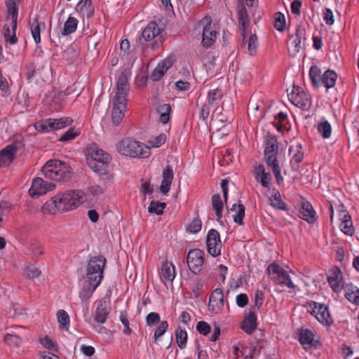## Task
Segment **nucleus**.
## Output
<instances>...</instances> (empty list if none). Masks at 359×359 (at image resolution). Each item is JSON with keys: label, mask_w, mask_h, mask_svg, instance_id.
I'll list each match as a JSON object with an SVG mask.
<instances>
[{"label": "nucleus", "mask_w": 359, "mask_h": 359, "mask_svg": "<svg viewBox=\"0 0 359 359\" xmlns=\"http://www.w3.org/2000/svg\"><path fill=\"white\" fill-rule=\"evenodd\" d=\"M83 197V192L80 190H69L61 192L47 201L43 206L44 212L55 213V209L65 212L76 208Z\"/></svg>", "instance_id": "nucleus-1"}, {"label": "nucleus", "mask_w": 359, "mask_h": 359, "mask_svg": "<svg viewBox=\"0 0 359 359\" xmlns=\"http://www.w3.org/2000/svg\"><path fill=\"white\" fill-rule=\"evenodd\" d=\"M129 90L127 76L121 74L116 82V95L113 100L111 118L114 124L118 125L125 116L127 104V95Z\"/></svg>", "instance_id": "nucleus-2"}, {"label": "nucleus", "mask_w": 359, "mask_h": 359, "mask_svg": "<svg viewBox=\"0 0 359 359\" xmlns=\"http://www.w3.org/2000/svg\"><path fill=\"white\" fill-rule=\"evenodd\" d=\"M290 102L296 107L302 109V116L309 123L310 119L314 115V109L312 108L311 98L309 97L304 91L299 86H293L291 91L287 93Z\"/></svg>", "instance_id": "nucleus-3"}, {"label": "nucleus", "mask_w": 359, "mask_h": 359, "mask_svg": "<svg viewBox=\"0 0 359 359\" xmlns=\"http://www.w3.org/2000/svg\"><path fill=\"white\" fill-rule=\"evenodd\" d=\"M116 147L120 154L132 158H146L151 154L145 144L131 138H124L120 140Z\"/></svg>", "instance_id": "nucleus-4"}, {"label": "nucleus", "mask_w": 359, "mask_h": 359, "mask_svg": "<svg viewBox=\"0 0 359 359\" xmlns=\"http://www.w3.org/2000/svg\"><path fill=\"white\" fill-rule=\"evenodd\" d=\"M71 168L65 162L52 159L48 161L42 168V172L46 177L55 181H65L70 177Z\"/></svg>", "instance_id": "nucleus-5"}, {"label": "nucleus", "mask_w": 359, "mask_h": 359, "mask_svg": "<svg viewBox=\"0 0 359 359\" xmlns=\"http://www.w3.org/2000/svg\"><path fill=\"white\" fill-rule=\"evenodd\" d=\"M106 259L102 255L94 256L88 261L86 269V278L88 280L99 282L103 278V271Z\"/></svg>", "instance_id": "nucleus-6"}, {"label": "nucleus", "mask_w": 359, "mask_h": 359, "mask_svg": "<svg viewBox=\"0 0 359 359\" xmlns=\"http://www.w3.org/2000/svg\"><path fill=\"white\" fill-rule=\"evenodd\" d=\"M91 160L89 166L95 172L102 174L105 171L107 165L111 161L110 155L97 147L92 148L90 151Z\"/></svg>", "instance_id": "nucleus-7"}, {"label": "nucleus", "mask_w": 359, "mask_h": 359, "mask_svg": "<svg viewBox=\"0 0 359 359\" xmlns=\"http://www.w3.org/2000/svg\"><path fill=\"white\" fill-rule=\"evenodd\" d=\"M278 144L276 137L267 134L264 138V161L268 166L278 163Z\"/></svg>", "instance_id": "nucleus-8"}, {"label": "nucleus", "mask_w": 359, "mask_h": 359, "mask_svg": "<svg viewBox=\"0 0 359 359\" xmlns=\"http://www.w3.org/2000/svg\"><path fill=\"white\" fill-rule=\"evenodd\" d=\"M199 25L203 26L202 43L203 46H212L215 43L217 34L215 25L211 23L210 18L205 17L200 21Z\"/></svg>", "instance_id": "nucleus-9"}, {"label": "nucleus", "mask_w": 359, "mask_h": 359, "mask_svg": "<svg viewBox=\"0 0 359 359\" xmlns=\"http://www.w3.org/2000/svg\"><path fill=\"white\" fill-rule=\"evenodd\" d=\"M189 269L194 274H199L205 262V253L200 249L189 250L187 257Z\"/></svg>", "instance_id": "nucleus-10"}, {"label": "nucleus", "mask_w": 359, "mask_h": 359, "mask_svg": "<svg viewBox=\"0 0 359 359\" xmlns=\"http://www.w3.org/2000/svg\"><path fill=\"white\" fill-rule=\"evenodd\" d=\"M268 271L270 274L273 276V279L276 284L286 286L289 288H294L295 285L288 273L278 264L275 263L270 264Z\"/></svg>", "instance_id": "nucleus-11"}, {"label": "nucleus", "mask_w": 359, "mask_h": 359, "mask_svg": "<svg viewBox=\"0 0 359 359\" xmlns=\"http://www.w3.org/2000/svg\"><path fill=\"white\" fill-rule=\"evenodd\" d=\"M55 187V184L53 182H46L41 177H36L32 181L29 194L32 198H38L52 191Z\"/></svg>", "instance_id": "nucleus-12"}, {"label": "nucleus", "mask_w": 359, "mask_h": 359, "mask_svg": "<svg viewBox=\"0 0 359 359\" xmlns=\"http://www.w3.org/2000/svg\"><path fill=\"white\" fill-rule=\"evenodd\" d=\"M206 245L208 253L212 257H217L221 254L222 241L219 232L215 229H210L207 235Z\"/></svg>", "instance_id": "nucleus-13"}, {"label": "nucleus", "mask_w": 359, "mask_h": 359, "mask_svg": "<svg viewBox=\"0 0 359 359\" xmlns=\"http://www.w3.org/2000/svg\"><path fill=\"white\" fill-rule=\"evenodd\" d=\"M327 282L335 293H340L342 290H345L346 285L343 274L338 268H334L329 271Z\"/></svg>", "instance_id": "nucleus-14"}, {"label": "nucleus", "mask_w": 359, "mask_h": 359, "mask_svg": "<svg viewBox=\"0 0 359 359\" xmlns=\"http://www.w3.org/2000/svg\"><path fill=\"white\" fill-rule=\"evenodd\" d=\"M224 307V294L221 288L215 289L209 298L208 309L214 313H220Z\"/></svg>", "instance_id": "nucleus-15"}, {"label": "nucleus", "mask_w": 359, "mask_h": 359, "mask_svg": "<svg viewBox=\"0 0 359 359\" xmlns=\"http://www.w3.org/2000/svg\"><path fill=\"white\" fill-rule=\"evenodd\" d=\"M252 174L255 177V181L260 184L264 188H269L271 180L272 175L270 172H266L263 165H258L254 167Z\"/></svg>", "instance_id": "nucleus-16"}, {"label": "nucleus", "mask_w": 359, "mask_h": 359, "mask_svg": "<svg viewBox=\"0 0 359 359\" xmlns=\"http://www.w3.org/2000/svg\"><path fill=\"white\" fill-rule=\"evenodd\" d=\"M339 216L341 219V224L339 225L341 231L347 236H352L354 233V228L351 216L343 205L339 207Z\"/></svg>", "instance_id": "nucleus-17"}, {"label": "nucleus", "mask_w": 359, "mask_h": 359, "mask_svg": "<svg viewBox=\"0 0 359 359\" xmlns=\"http://www.w3.org/2000/svg\"><path fill=\"white\" fill-rule=\"evenodd\" d=\"M18 147L14 144L7 145L0 151V167L8 166L14 160Z\"/></svg>", "instance_id": "nucleus-18"}, {"label": "nucleus", "mask_w": 359, "mask_h": 359, "mask_svg": "<svg viewBox=\"0 0 359 359\" xmlns=\"http://www.w3.org/2000/svg\"><path fill=\"white\" fill-rule=\"evenodd\" d=\"M174 177L173 168L170 165H166L162 171V180L160 186L161 194L166 195L170 189Z\"/></svg>", "instance_id": "nucleus-19"}, {"label": "nucleus", "mask_w": 359, "mask_h": 359, "mask_svg": "<svg viewBox=\"0 0 359 359\" xmlns=\"http://www.w3.org/2000/svg\"><path fill=\"white\" fill-rule=\"evenodd\" d=\"M316 309H318V312H316V319L319 323L326 327L332 324L333 318L330 314L328 306L316 302Z\"/></svg>", "instance_id": "nucleus-20"}, {"label": "nucleus", "mask_w": 359, "mask_h": 359, "mask_svg": "<svg viewBox=\"0 0 359 359\" xmlns=\"http://www.w3.org/2000/svg\"><path fill=\"white\" fill-rule=\"evenodd\" d=\"M173 62L174 60L172 57H167L161 62L158 63L151 74L150 79L153 81H159L165 73L172 67Z\"/></svg>", "instance_id": "nucleus-21"}, {"label": "nucleus", "mask_w": 359, "mask_h": 359, "mask_svg": "<svg viewBox=\"0 0 359 359\" xmlns=\"http://www.w3.org/2000/svg\"><path fill=\"white\" fill-rule=\"evenodd\" d=\"M289 155L290 156V164L294 170L299 169V164L304 158V152L300 144H292L289 148Z\"/></svg>", "instance_id": "nucleus-22"}, {"label": "nucleus", "mask_w": 359, "mask_h": 359, "mask_svg": "<svg viewBox=\"0 0 359 359\" xmlns=\"http://www.w3.org/2000/svg\"><path fill=\"white\" fill-rule=\"evenodd\" d=\"M75 11L80 17L90 18L95 12V8L91 0H80L75 7Z\"/></svg>", "instance_id": "nucleus-23"}, {"label": "nucleus", "mask_w": 359, "mask_h": 359, "mask_svg": "<svg viewBox=\"0 0 359 359\" xmlns=\"http://www.w3.org/2000/svg\"><path fill=\"white\" fill-rule=\"evenodd\" d=\"M238 20L240 28L242 31V36L243 39L246 38L247 35V29L248 27L250 20L248 17V14L247 12V9L244 5H239L238 7Z\"/></svg>", "instance_id": "nucleus-24"}, {"label": "nucleus", "mask_w": 359, "mask_h": 359, "mask_svg": "<svg viewBox=\"0 0 359 359\" xmlns=\"http://www.w3.org/2000/svg\"><path fill=\"white\" fill-rule=\"evenodd\" d=\"M161 279L165 283L167 281L172 283L176 276L175 267L172 262L165 261L161 266L160 273Z\"/></svg>", "instance_id": "nucleus-25"}, {"label": "nucleus", "mask_w": 359, "mask_h": 359, "mask_svg": "<svg viewBox=\"0 0 359 359\" xmlns=\"http://www.w3.org/2000/svg\"><path fill=\"white\" fill-rule=\"evenodd\" d=\"M299 341L304 349L311 348L314 341V334L309 329L301 328L298 330Z\"/></svg>", "instance_id": "nucleus-26"}, {"label": "nucleus", "mask_w": 359, "mask_h": 359, "mask_svg": "<svg viewBox=\"0 0 359 359\" xmlns=\"http://www.w3.org/2000/svg\"><path fill=\"white\" fill-rule=\"evenodd\" d=\"M257 327V315L254 311H250L244 318L241 324L242 330L250 334Z\"/></svg>", "instance_id": "nucleus-27"}, {"label": "nucleus", "mask_w": 359, "mask_h": 359, "mask_svg": "<svg viewBox=\"0 0 359 359\" xmlns=\"http://www.w3.org/2000/svg\"><path fill=\"white\" fill-rule=\"evenodd\" d=\"M161 32V29L156 22H149L143 29L142 36L146 41H150L157 38Z\"/></svg>", "instance_id": "nucleus-28"}, {"label": "nucleus", "mask_w": 359, "mask_h": 359, "mask_svg": "<svg viewBox=\"0 0 359 359\" xmlns=\"http://www.w3.org/2000/svg\"><path fill=\"white\" fill-rule=\"evenodd\" d=\"M79 20L71 15L65 22L63 27L58 32V36H66L76 32Z\"/></svg>", "instance_id": "nucleus-29"}, {"label": "nucleus", "mask_w": 359, "mask_h": 359, "mask_svg": "<svg viewBox=\"0 0 359 359\" xmlns=\"http://www.w3.org/2000/svg\"><path fill=\"white\" fill-rule=\"evenodd\" d=\"M300 217L309 224L314 223V210L313 205L309 201H302L299 210Z\"/></svg>", "instance_id": "nucleus-30"}, {"label": "nucleus", "mask_w": 359, "mask_h": 359, "mask_svg": "<svg viewBox=\"0 0 359 359\" xmlns=\"http://www.w3.org/2000/svg\"><path fill=\"white\" fill-rule=\"evenodd\" d=\"M110 310L111 307L106 302H100L95 310V320L100 324L104 323Z\"/></svg>", "instance_id": "nucleus-31"}, {"label": "nucleus", "mask_w": 359, "mask_h": 359, "mask_svg": "<svg viewBox=\"0 0 359 359\" xmlns=\"http://www.w3.org/2000/svg\"><path fill=\"white\" fill-rule=\"evenodd\" d=\"M337 79V73L333 70L328 69L325 71V73L323 74L320 83H317V82L316 81V87L317 86H319L320 84H322L324 87L327 88V89L332 88L335 86Z\"/></svg>", "instance_id": "nucleus-32"}, {"label": "nucleus", "mask_w": 359, "mask_h": 359, "mask_svg": "<svg viewBox=\"0 0 359 359\" xmlns=\"http://www.w3.org/2000/svg\"><path fill=\"white\" fill-rule=\"evenodd\" d=\"M317 130L320 137L325 140L330 139L332 133V127L330 123L325 119H320L317 126Z\"/></svg>", "instance_id": "nucleus-33"}, {"label": "nucleus", "mask_w": 359, "mask_h": 359, "mask_svg": "<svg viewBox=\"0 0 359 359\" xmlns=\"http://www.w3.org/2000/svg\"><path fill=\"white\" fill-rule=\"evenodd\" d=\"M99 285V282H93L87 279L79 292V297L83 301L88 299Z\"/></svg>", "instance_id": "nucleus-34"}, {"label": "nucleus", "mask_w": 359, "mask_h": 359, "mask_svg": "<svg viewBox=\"0 0 359 359\" xmlns=\"http://www.w3.org/2000/svg\"><path fill=\"white\" fill-rule=\"evenodd\" d=\"M5 4L7 8L8 16L11 17V21H13V27L15 29L18 26V8L15 0H6Z\"/></svg>", "instance_id": "nucleus-35"}, {"label": "nucleus", "mask_w": 359, "mask_h": 359, "mask_svg": "<svg viewBox=\"0 0 359 359\" xmlns=\"http://www.w3.org/2000/svg\"><path fill=\"white\" fill-rule=\"evenodd\" d=\"M229 212L233 213L232 217L233 222L239 225H243V219L245 216V207L243 205L233 204L231 208L229 210Z\"/></svg>", "instance_id": "nucleus-36"}, {"label": "nucleus", "mask_w": 359, "mask_h": 359, "mask_svg": "<svg viewBox=\"0 0 359 359\" xmlns=\"http://www.w3.org/2000/svg\"><path fill=\"white\" fill-rule=\"evenodd\" d=\"M16 29L17 27L14 29L13 27V21H11V25H5L4 26V36L6 43L14 45L18 42Z\"/></svg>", "instance_id": "nucleus-37"}, {"label": "nucleus", "mask_w": 359, "mask_h": 359, "mask_svg": "<svg viewBox=\"0 0 359 359\" xmlns=\"http://www.w3.org/2000/svg\"><path fill=\"white\" fill-rule=\"evenodd\" d=\"M345 297L351 303L359 305V289L352 284H346Z\"/></svg>", "instance_id": "nucleus-38"}, {"label": "nucleus", "mask_w": 359, "mask_h": 359, "mask_svg": "<svg viewBox=\"0 0 359 359\" xmlns=\"http://www.w3.org/2000/svg\"><path fill=\"white\" fill-rule=\"evenodd\" d=\"M46 23L44 22H39L37 18H34L31 24V33L32 38L36 43L41 42V30L45 29Z\"/></svg>", "instance_id": "nucleus-39"}, {"label": "nucleus", "mask_w": 359, "mask_h": 359, "mask_svg": "<svg viewBox=\"0 0 359 359\" xmlns=\"http://www.w3.org/2000/svg\"><path fill=\"white\" fill-rule=\"evenodd\" d=\"M52 131L60 130L67 126H71L73 121L69 117H62L60 118H50Z\"/></svg>", "instance_id": "nucleus-40"}, {"label": "nucleus", "mask_w": 359, "mask_h": 359, "mask_svg": "<svg viewBox=\"0 0 359 359\" xmlns=\"http://www.w3.org/2000/svg\"><path fill=\"white\" fill-rule=\"evenodd\" d=\"M57 319L61 330L68 331L69 329L70 319L69 314L63 309L57 312Z\"/></svg>", "instance_id": "nucleus-41"}, {"label": "nucleus", "mask_w": 359, "mask_h": 359, "mask_svg": "<svg viewBox=\"0 0 359 359\" xmlns=\"http://www.w3.org/2000/svg\"><path fill=\"white\" fill-rule=\"evenodd\" d=\"M171 107L169 104H163L157 108V113L159 114V121L163 124H166L170 121Z\"/></svg>", "instance_id": "nucleus-42"}, {"label": "nucleus", "mask_w": 359, "mask_h": 359, "mask_svg": "<svg viewBox=\"0 0 359 359\" xmlns=\"http://www.w3.org/2000/svg\"><path fill=\"white\" fill-rule=\"evenodd\" d=\"M212 205L213 210L215 211V215L217 219L222 217L223 202L219 194H216L212 197Z\"/></svg>", "instance_id": "nucleus-43"}, {"label": "nucleus", "mask_w": 359, "mask_h": 359, "mask_svg": "<svg viewBox=\"0 0 359 359\" xmlns=\"http://www.w3.org/2000/svg\"><path fill=\"white\" fill-rule=\"evenodd\" d=\"M304 34V29H297L296 32V36L291 38V41L289 45V49H291L294 53L299 51L300 44L302 42V38Z\"/></svg>", "instance_id": "nucleus-44"}, {"label": "nucleus", "mask_w": 359, "mask_h": 359, "mask_svg": "<svg viewBox=\"0 0 359 359\" xmlns=\"http://www.w3.org/2000/svg\"><path fill=\"white\" fill-rule=\"evenodd\" d=\"M176 341L180 349H184L187 346V332L184 329L177 327L175 330Z\"/></svg>", "instance_id": "nucleus-45"}, {"label": "nucleus", "mask_w": 359, "mask_h": 359, "mask_svg": "<svg viewBox=\"0 0 359 359\" xmlns=\"http://www.w3.org/2000/svg\"><path fill=\"white\" fill-rule=\"evenodd\" d=\"M222 97V90L217 88L211 90L208 92L207 95L208 104L210 106L216 104L217 101Z\"/></svg>", "instance_id": "nucleus-46"}, {"label": "nucleus", "mask_w": 359, "mask_h": 359, "mask_svg": "<svg viewBox=\"0 0 359 359\" xmlns=\"http://www.w3.org/2000/svg\"><path fill=\"white\" fill-rule=\"evenodd\" d=\"M166 140V135L163 133L160 134L159 135L155 137L154 139H151L147 142V144L145 145L148 147L150 151L151 148H158L163 145Z\"/></svg>", "instance_id": "nucleus-47"}, {"label": "nucleus", "mask_w": 359, "mask_h": 359, "mask_svg": "<svg viewBox=\"0 0 359 359\" xmlns=\"http://www.w3.org/2000/svg\"><path fill=\"white\" fill-rule=\"evenodd\" d=\"M4 340L7 345L11 347H18L22 343V339L16 334H6Z\"/></svg>", "instance_id": "nucleus-48"}, {"label": "nucleus", "mask_w": 359, "mask_h": 359, "mask_svg": "<svg viewBox=\"0 0 359 359\" xmlns=\"http://www.w3.org/2000/svg\"><path fill=\"white\" fill-rule=\"evenodd\" d=\"M166 204L161 202H156L152 201L148 208V210L151 213H155L158 215H161L163 213Z\"/></svg>", "instance_id": "nucleus-49"}, {"label": "nucleus", "mask_w": 359, "mask_h": 359, "mask_svg": "<svg viewBox=\"0 0 359 359\" xmlns=\"http://www.w3.org/2000/svg\"><path fill=\"white\" fill-rule=\"evenodd\" d=\"M50 118L42 120L35 123V128L40 133H48L52 131Z\"/></svg>", "instance_id": "nucleus-50"}, {"label": "nucleus", "mask_w": 359, "mask_h": 359, "mask_svg": "<svg viewBox=\"0 0 359 359\" xmlns=\"http://www.w3.org/2000/svg\"><path fill=\"white\" fill-rule=\"evenodd\" d=\"M258 46L257 37L255 34H251L248 42V51L250 55H255Z\"/></svg>", "instance_id": "nucleus-51"}, {"label": "nucleus", "mask_w": 359, "mask_h": 359, "mask_svg": "<svg viewBox=\"0 0 359 359\" xmlns=\"http://www.w3.org/2000/svg\"><path fill=\"white\" fill-rule=\"evenodd\" d=\"M29 250L32 253L33 258H39L43 252L41 245L37 242L34 241L30 244Z\"/></svg>", "instance_id": "nucleus-52"}, {"label": "nucleus", "mask_w": 359, "mask_h": 359, "mask_svg": "<svg viewBox=\"0 0 359 359\" xmlns=\"http://www.w3.org/2000/svg\"><path fill=\"white\" fill-rule=\"evenodd\" d=\"M285 25V19L283 14L278 13L276 15L274 27L278 31H283Z\"/></svg>", "instance_id": "nucleus-53"}, {"label": "nucleus", "mask_w": 359, "mask_h": 359, "mask_svg": "<svg viewBox=\"0 0 359 359\" xmlns=\"http://www.w3.org/2000/svg\"><path fill=\"white\" fill-rule=\"evenodd\" d=\"M271 205L278 209H283L284 203L282 201L281 196L278 191H276L271 198Z\"/></svg>", "instance_id": "nucleus-54"}, {"label": "nucleus", "mask_w": 359, "mask_h": 359, "mask_svg": "<svg viewBox=\"0 0 359 359\" xmlns=\"http://www.w3.org/2000/svg\"><path fill=\"white\" fill-rule=\"evenodd\" d=\"M168 327V323L166 320H163L161 322L159 326L157 327L154 332V339L155 340H158L160 337H161Z\"/></svg>", "instance_id": "nucleus-55"}, {"label": "nucleus", "mask_w": 359, "mask_h": 359, "mask_svg": "<svg viewBox=\"0 0 359 359\" xmlns=\"http://www.w3.org/2000/svg\"><path fill=\"white\" fill-rule=\"evenodd\" d=\"M120 320L124 326L123 333L126 335H130L131 334V329L129 327V320L128 319V316L126 312H121L119 316Z\"/></svg>", "instance_id": "nucleus-56"}, {"label": "nucleus", "mask_w": 359, "mask_h": 359, "mask_svg": "<svg viewBox=\"0 0 359 359\" xmlns=\"http://www.w3.org/2000/svg\"><path fill=\"white\" fill-rule=\"evenodd\" d=\"M202 222L199 218H194L188 226V230L191 233H198L201 230Z\"/></svg>", "instance_id": "nucleus-57"}, {"label": "nucleus", "mask_w": 359, "mask_h": 359, "mask_svg": "<svg viewBox=\"0 0 359 359\" xmlns=\"http://www.w3.org/2000/svg\"><path fill=\"white\" fill-rule=\"evenodd\" d=\"M197 331L203 335H207L211 331L210 325L205 321H199L196 325Z\"/></svg>", "instance_id": "nucleus-58"}, {"label": "nucleus", "mask_w": 359, "mask_h": 359, "mask_svg": "<svg viewBox=\"0 0 359 359\" xmlns=\"http://www.w3.org/2000/svg\"><path fill=\"white\" fill-rule=\"evenodd\" d=\"M77 135H79V133L74 132L73 128H70L59 138V141H71L75 139Z\"/></svg>", "instance_id": "nucleus-59"}, {"label": "nucleus", "mask_w": 359, "mask_h": 359, "mask_svg": "<svg viewBox=\"0 0 359 359\" xmlns=\"http://www.w3.org/2000/svg\"><path fill=\"white\" fill-rule=\"evenodd\" d=\"M269 167L271 168V170L276 179L277 183L280 184L283 181V177L281 175L279 163L269 165Z\"/></svg>", "instance_id": "nucleus-60"}, {"label": "nucleus", "mask_w": 359, "mask_h": 359, "mask_svg": "<svg viewBox=\"0 0 359 359\" xmlns=\"http://www.w3.org/2000/svg\"><path fill=\"white\" fill-rule=\"evenodd\" d=\"M246 351L247 349L243 348L242 345L240 344L234 345L232 348V353L235 358L244 356V355L246 353Z\"/></svg>", "instance_id": "nucleus-61"}, {"label": "nucleus", "mask_w": 359, "mask_h": 359, "mask_svg": "<svg viewBox=\"0 0 359 359\" xmlns=\"http://www.w3.org/2000/svg\"><path fill=\"white\" fill-rule=\"evenodd\" d=\"M146 320L148 325H154L160 321V316L157 313L151 312L147 315Z\"/></svg>", "instance_id": "nucleus-62"}, {"label": "nucleus", "mask_w": 359, "mask_h": 359, "mask_svg": "<svg viewBox=\"0 0 359 359\" xmlns=\"http://www.w3.org/2000/svg\"><path fill=\"white\" fill-rule=\"evenodd\" d=\"M236 302L239 307L243 308L248 305L249 299L247 294L241 293L236 296Z\"/></svg>", "instance_id": "nucleus-63"}, {"label": "nucleus", "mask_w": 359, "mask_h": 359, "mask_svg": "<svg viewBox=\"0 0 359 359\" xmlns=\"http://www.w3.org/2000/svg\"><path fill=\"white\" fill-rule=\"evenodd\" d=\"M41 344L46 348L49 350H55V344L51 339L47 336L40 339Z\"/></svg>", "instance_id": "nucleus-64"}]
</instances>
